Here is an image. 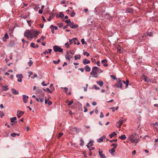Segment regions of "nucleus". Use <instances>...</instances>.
Listing matches in <instances>:
<instances>
[{
    "label": "nucleus",
    "instance_id": "26",
    "mask_svg": "<svg viewBox=\"0 0 158 158\" xmlns=\"http://www.w3.org/2000/svg\"><path fill=\"white\" fill-rule=\"evenodd\" d=\"M11 91L13 94L15 95L17 94H19V92L14 89L13 88L11 89Z\"/></svg>",
    "mask_w": 158,
    "mask_h": 158
},
{
    "label": "nucleus",
    "instance_id": "44",
    "mask_svg": "<svg viewBox=\"0 0 158 158\" xmlns=\"http://www.w3.org/2000/svg\"><path fill=\"white\" fill-rule=\"evenodd\" d=\"M4 114L3 111H0V116L1 118H2L4 116Z\"/></svg>",
    "mask_w": 158,
    "mask_h": 158
},
{
    "label": "nucleus",
    "instance_id": "61",
    "mask_svg": "<svg viewBox=\"0 0 158 158\" xmlns=\"http://www.w3.org/2000/svg\"><path fill=\"white\" fill-rule=\"evenodd\" d=\"M118 82H122V80L120 78H118L117 79Z\"/></svg>",
    "mask_w": 158,
    "mask_h": 158
},
{
    "label": "nucleus",
    "instance_id": "7",
    "mask_svg": "<svg viewBox=\"0 0 158 158\" xmlns=\"http://www.w3.org/2000/svg\"><path fill=\"white\" fill-rule=\"evenodd\" d=\"M28 98V96H27L26 95L24 94L23 95V99L25 103H26L27 102Z\"/></svg>",
    "mask_w": 158,
    "mask_h": 158
},
{
    "label": "nucleus",
    "instance_id": "59",
    "mask_svg": "<svg viewBox=\"0 0 158 158\" xmlns=\"http://www.w3.org/2000/svg\"><path fill=\"white\" fill-rule=\"evenodd\" d=\"M100 117L101 118H102L104 117V115L102 112H101L100 113Z\"/></svg>",
    "mask_w": 158,
    "mask_h": 158
},
{
    "label": "nucleus",
    "instance_id": "55",
    "mask_svg": "<svg viewBox=\"0 0 158 158\" xmlns=\"http://www.w3.org/2000/svg\"><path fill=\"white\" fill-rule=\"evenodd\" d=\"M49 83H48V84H46L44 83V81H43L41 83V85L43 86H46Z\"/></svg>",
    "mask_w": 158,
    "mask_h": 158
},
{
    "label": "nucleus",
    "instance_id": "2",
    "mask_svg": "<svg viewBox=\"0 0 158 158\" xmlns=\"http://www.w3.org/2000/svg\"><path fill=\"white\" fill-rule=\"evenodd\" d=\"M102 71L97 66L93 67L92 68V71L90 73L91 75L92 76V77H97L98 76L97 75L98 73H102Z\"/></svg>",
    "mask_w": 158,
    "mask_h": 158
},
{
    "label": "nucleus",
    "instance_id": "6",
    "mask_svg": "<svg viewBox=\"0 0 158 158\" xmlns=\"http://www.w3.org/2000/svg\"><path fill=\"white\" fill-rule=\"evenodd\" d=\"M24 113V112L21 110H18L17 111V116L18 118H20Z\"/></svg>",
    "mask_w": 158,
    "mask_h": 158
},
{
    "label": "nucleus",
    "instance_id": "13",
    "mask_svg": "<svg viewBox=\"0 0 158 158\" xmlns=\"http://www.w3.org/2000/svg\"><path fill=\"white\" fill-rule=\"evenodd\" d=\"M94 141L92 140L90 141L89 143L86 145V146L88 148H89L90 147L92 146L93 144Z\"/></svg>",
    "mask_w": 158,
    "mask_h": 158
},
{
    "label": "nucleus",
    "instance_id": "53",
    "mask_svg": "<svg viewBox=\"0 0 158 158\" xmlns=\"http://www.w3.org/2000/svg\"><path fill=\"white\" fill-rule=\"evenodd\" d=\"M73 100H72L68 104V106H70L73 103Z\"/></svg>",
    "mask_w": 158,
    "mask_h": 158
},
{
    "label": "nucleus",
    "instance_id": "57",
    "mask_svg": "<svg viewBox=\"0 0 158 158\" xmlns=\"http://www.w3.org/2000/svg\"><path fill=\"white\" fill-rule=\"evenodd\" d=\"M75 13L73 11L71 14V16L72 17H73L75 15Z\"/></svg>",
    "mask_w": 158,
    "mask_h": 158
},
{
    "label": "nucleus",
    "instance_id": "25",
    "mask_svg": "<svg viewBox=\"0 0 158 158\" xmlns=\"http://www.w3.org/2000/svg\"><path fill=\"white\" fill-rule=\"evenodd\" d=\"M47 98H46L45 100V104H47L49 106L51 105L52 104V102L51 101L47 102Z\"/></svg>",
    "mask_w": 158,
    "mask_h": 158
},
{
    "label": "nucleus",
    "instance_id": "22",
    "mask_svg": "<svg viewBox=\"0 0 158 158\" xmlns=\"http://www.w3.org/2000/svg\"><path fill=\"white\" fill-rule=\"evenodd\" d=\"M153 33L152 32H148L147 33H145L144 35H143V37H144V36H152Z\"/></svg>",
    "mask_w": 158,
    "mask_h": 158
},
{
    "label": "nucleus",
    "instance_id": "24",
    "mask_svg": "<svg viewBox=\"0 0 158 158\" xmlns=\"http://www.w3.org/2000/svg\"><path fill=\"white\" fill-rule=\"evenodd\" d=\"M117 135V134L115 131H113L111 134H110L109 136L110 138H112L114 136H115Z\"/></svg>",
    "mask_w": 158,
    "mask_h": 158
},
{
    "label": "nucleus",
    "instance_id": "36",
    "mask_svg": "<svg viewBox=\"0 0 158 158\" xmlns=\"http://www.w3.org/2000/svg\"><path fill=\"white\" fill-rule=\"evenodd\" d=\"M60 61V60L59 59L57 61L54 60L53 61V62L55 64H58Z\"/></svg>",
    "mask_w": 158,
    "mask_h": 158
},
{
    "label": "nucleus",
    "instance_id": "56",
    "mask_svg": "<svg viewBox=\"0 0 158 158\" xmlns=\"http://www.w3.org/2000/svg\"><path fill=\"white\" fill-rule=\"evenodd\" d=\"M70 22H71V21L70 19L66 20L65 21V22L66 23H70Z\"/></svg>",
    "mask_w": 158,
    "mask_h": 158
},
{
    "label": "nucleus",
    "instance_id": "63",
    "mask_svg": "<svg viewBox=\"0 0 158 158\" xmlns=\"http://www.w3.org/2000/svg\"><path fill=\"white\" fill-rule=\"evenodd\" d=\"M73 129H74L76 132H77L78 133L79 132V131L77 130V129L76 127H74L73 128Z\"/></svg>",
    "mask_w": 158,
    "mask_h": 158
},
{
    "label": "nucleus",
    "instance_id": "33",
    "mask_svg": "<svg viewBox=\"0 0 158 158\" xmlns=\"http://www.w3.org/2000/svg\"><path fill=\"white\" fill-rule=\"evenodd\" d=\"M70 27L72 28H76L78 27V25L76 24H73V25H71Z\"/></svg>",
    "mask_w": 158,
    "mask_h": 158
},
{
    "label": "nucleus",
    "instance_id": "29",
    "mask_svg": "<svg viewBox=\"0 0 158 158\" xmlns=\"http://www.w3.org/2000/svg\"><path fill=\"white\" fill-rule=\"evenodd\" d=\"M118 138L122 140H124L126 139L127 137L125 135H121V136H119Z\"/></svg>",
    "mask_w": 158,
    "mask_h": 158
},
{
    "label": "nucleus",
    "instance_id": "15",
    "mask_svg": "<svg viewBox=\"0 0 158 158\" xmlns=\"http://www.w3.org/2000/svg\"><path fill=\"white\" fill-rule=\"evenodd\" d=\"M115 149H114V148H112L111 149L109 150V152L111 154L112 156H114V152H115Z\"/></svg>",
    "mask_w": 158,
    "mask_h": 158
},
{
    "label": "nucleus",
    "instance_id": "4",
    "mask_svg": "<svg viewBox=\"0 0 158 158\" xmlns=\"http://www.w3.org/2000/svg\"><path fill=\"white\" fill-rule=\"evenodd\" d=\"M53 49L55 52H62L63 51V49L61 48L60 47L57 45L54 46L53 47Z\"/></svg>",
    "mask_w": 158,
    "mask_h": 158
},
{
    "label": "nucleus",
    "instance_id": "35",
    "mask_svg": "<svg viewBox=\"0 0 158 158\" xmlns=\"http://www.w3.org/2000/svg\"><path fill=\"white\" fill-rule=\"evenodd\" d=\"M118 146V145L116 143H113L111 145V146H113L112 148H114V149H115Z\"/></svg>",
    "mask_w": 158,
    "mask_h": 158
},
{
    "label": "nucleus",
    "instance_id": "30",
    "mask_svg": "<svg viewBox=\"0 0 158 158\" xmlns=\"http://www.w3.org/2000/svg\"><path fill=\"white\" fill-rule=\"evenodd\" d=\"M15 44V42L14 40H11L9 43V46H13Z\"/></svg>",
    "mask_w": 158,
    "mask_h": 158
},
{
    "label": "nucleus",
    "instance_id": "11",
    "mask_svg": "<svg viewBox=\"0 0 158 158\" xmlns=\"http://www.w3.org/2000/svg\"><path fill=\"white\" fill-rule=\"evenodd\" d=\"M106 138V136L105 135H103L100 138L98 139L97 142L99 143H101L103 141V139Z\"/></svg>",
    "mask_w": 158,
    "mask_h": 158
},
{
    "label": "nucleus",
    "instance_id": "43",
    "mask_svg": "<svg viewBox=\"0 0 158 158\" xmlns=\"http://www.w3.org/2000/svg\"><path fill=\"white\" fill-rule=\"evenodd\" d=\"M93 88L96 89V90H99L100 89V88L97 86L96 85H94L93 86Z\"/></svg>",
    "mask_w": 158,
    "mask_h": 158
},
{
    "label": "nucleus",
    "instance_id": "58",
    "mask_svg": "<svg viewBox=\"0 0 158 158\" xmlns=\"http://www.w3.org/2000/svg\"><path fill=\"white\" fill-rule=\"evenodd\" d=\"M10 135L12 136V137H15L16 135V134L15 133H13L12 134H10Z\"/></svg>",
    "mask_w": 158,
    "mask_h": 158
},
{
    "label": "nucleus",
    "instance_id": "21",
    "mask_svg": "<svg viewBox=\"0 0 158 158\" xmlns=\"http://www.w3.org/2000/svg\"><path fill=\"white\" fill-rule=\"evenodd\" d=\"M99 154L100 156V157L101 158H105V156L102 153V151H99Z\"/></svg>",
    "mask_w": 158,
    "mask_h": 158
},
{
    "label": "nucleus",
    "instance_id": "49",
    "mask_svg": "<svg viewBox=\"0 0 158 158\" xmlns=\"http://www.w3.org/2000/svg\"><path fill=\"white\" fill-rule=\"evenodd\" d=\"M64 133H59L58 134V135L57 136V137H58V138H60L61 136L63 135Z\"/></svg>",
    "mask_w": 158,
    "mask_h": 158
},
{
    "label": "nucleus",
    "instance_id": "46",
    "mask_svg": "<svg viewBox=\"0 0 158 158\" xmlns=\"http://www.w3.org/2000/svg\"><path fill=\"white\" fill-rule=\"evenodd\" d=\"M46 92H47L48 93H50V94L52 93V91H51L48 88H47L46 89Z\"/></svg>",
    "mask_w": 158,
    "mask_h": 158
},
{
    "label": "nucleus",
    "instance_id": "10",
    "mask_svg": "<svg viewBox=\"0 0 158 158\" xmlns=\"http://www.w3.org/2000/svg\"><path fill=\"white\" fill-rule=\"evenodd\" d=\"M83 63L85 64L86 65L89 64L90 62V60H88L87 59H84L83 60Z\"/></svg>",
    "mask_w": 158,
    "mask_h": 158
},
{
    "label": "nucleus",
    "instance_id": "27",
    "mask_svg": "<svg viewBox=\"0 0 158 158\" xmlns=\"http://www.w3.org/2000/svg\"><path fill=\"white\" fill-rule=\"evenodd\" d=\"M123 82L126 85V88H127L128 87L129 83V81L128 80H127L126 81H123Z\"/></svg>",
    "mask_w": 158,
    "mask_h": 158
},
{
    "label": "nucleus",
    "instance_id": "1",
    "mask_svg": "<svg viewBox=\"0 0 158 158\" xmlns=\"http://www.w3.org/2000/svg\"><path fill=\"white\" fill-rule=\"evenodd\" d=\"M40 31H38L35 30L34 29L30 30H27L24 33V35L28 39H36Z\"/></svg>",
    "mask_w": 158,
    "mask_h": 158
},
{
    "label": "nucleus",
    "instance_id": "41",
    "mask_svg": "<svg viewBox=\"0 0 158 158\" xmlns=\"http://www.w3.org/2000/svg\"><path fill=\"white\" fill-rule=\"evenodd\" d=\"M9 39V36H8V35L6 33L5 34V35H4V36L3 37V39L4 40V39Z\"/></svg>",
    "mask_w": 158,
    "mask_h": 158
},
{
    "label": "nucleus",
    "instance_id": "23",
    "mask_svg": "<svg viewBox=\"0 0 158 158\" xmlns=\"http://www.w3.org/2000/svg\"><path fill=\"white\" fill-rule=\"evenodd\" d=\"M130 141H131L132 143H138L139 142V139H132L131 140H129Z\"/></svg>",
    "mask_w": 158,
    "mask_h": 158
},
{
    "label": "nucleus",
    "instance_id": "31",
    "mask_svg": "<svg viewBox=\"0 0 158 158\" xmlns=\"http://www.w3.org/2000/svg\"><path fill=\"white\" fill-rule=\"evenodd\" d=\"M16 119L17 118L15 117L11 118L10 119V122L11 123H13L16 120Z\"/></svg>",
    "mask_w": 158,
    "mask_h": 158
},
{
    "label": "nucleus",
    "instance_id": "40",
    "mask_svg": "<svg viewBox=\"0 0 158 158\" xmlns=\"http://www.w3.org/2000/svg\"><path fill=\"white\" fill-rule=\"evenodd\" d=\"M33 64V62L31 60H30L29 62L28 63V64L29 66H31Z\"/></svg>",
    "mask_w": 158,
    "mask_h": 158
},
{
    "label": "nucleus",
    "instance_id": "45",
    "mask_svg": "<svg viewBox=\"0 0 158 158\" xmlns=\"http://www.w3.org/2000/svg\"><path fill=\"white\" fill-rule=\"evenodd\" d=\"M84 143V141L82 139H80V144L81 146H83V145Z\"/></svg>",
    "mask_w": 158,
    "mask_h": 158
},
{
    "label": "nucleus",
    "instance_id": "48",
    "mask_svg": "<svg viewBox=\"0 0 158 158\" xmlns=\"http://www.w3.org/2000/svg\"><path fill=\"white\" fill-rule=\"evenodd\" d=\"M110 77H111L114 80H116L117 79L116 77L114 75H110Z\"/></svg>",
    "mask_w": 158,
    "mask_h": 158
},
{
    "label": "nucleus",
    "instance_id": "42",
    "mask_svg": "<svg viewBox=\"0 0 158 158\" xmlns=\"http://www.w3.org/2000/svg\"><path fill=\"white\" fill-rule=\"evenodd\" d=\"M83 54L84 55H86L87 57L89 56L90 55L89 54L88 52H84L83 53Z\"/></svg>",
    "mask_w": 158,
    "mask_h": 158
},
{
    "label": "nucleus",
    "instance_id": "20",
    "mask_svg": "<svg viewBox=\"0 0 158 158\" xmlns=\"http://www.w3.org/2000/svg\"><path fill=\"white\" fill-rule=\"evenodd\" d=\"M48 50L49 51H48L47 50H45L44 52H43V53L45 55L48 53H49L50 54H51V52L52 51V49H48Z\"/></svg>",
    "mask_w": 158,
    "mask_h": 158
},
{
    "label": "nucleus",
    "instance_id": "16",
    "mask_svg": "<svg viewBox=\"0 0 158 158\" xmlns=\"http://www.w3.org/2000/svg\"><path fill=\"white\" fill-rule=\"evenodd\" d=\"M31 46L33 48H36L39 47V45L37 44L35 45L34 43L32 42L31 44Z\"/></svg>",
    "mask_w": 158,
    "mask_h": 158
},
{
    "label": "nucleus",
    "instance_id": "14",
    "mask_svg": "<svg viewBox=\"0 0 158 158\" xmlns=\"http://www.w3.org/2000/svg\"><path fill=\"white\" fill-rule=\"evenodd\" d=\"M54 17V15L53 13H51L50 14V16L49 18L47 19V20L50 21L51 19H52Z\"/></svg>",
    "mask_w": 158,
    "mask_h": 158
},
{
    "label": "nucleus",
    "instance_id": "54",
    "mask_svg": "<svg viewBox=\"0 0 158 158\" xmlns=\"http://www.w3.org/2000/svg\"><path fill=\"white\" fill-rule=\"evenodd\" d=\"M57 26L60 28L61 27L63 26V25L61 23H57Z\"/></svg>",
    "mask_w": 158,
    "mask_h": 158
},
{
    "label": "nucleus",
    "instance_id": "28",
    "mask_svg": "<svg viewBox=\"0 0 158 158\" xmlns=\"http://www.w3.org/2000/svg\"><path fill=\"white\" fill-rule=\"evenodd\" d=\"M85 71L87 72H90V68L88 65H86L85 67Z\"/></svg>",
    "mask_w": 158,
    "mask_h": 158
},
{
    "label": "nucleus",
    "instance_id": "64",
    "mask_svg": "<svg viewBox=\"0 0 158 158\" xmlns=\"http://www.w3.org/2000/svg\"><path fill=\"white\" fill-rule=\"evenodd\" d=\"M92 104L93 106H96L97 105L96 102L95 101L93 102L92 103Z\"/></svg>",
    "mask_w": 158,
    "mask_h": 158
},
{
    "label": "nucleus",
    "instance_id": "51",
    "mask_svg": "<svg viewBox=\"0 0 158 158\" xmlns=\"http://www.w3.org/2000/svg\"><path fill=\"white\" fill-rule=\"evenodd\" d=\"M63 88L64 89V91L66 93H67V91L68 90V88H67V87H64V88Z\"/></svg>",
    "mask_w": 158,
    "mask_h": 158
},
{
    "label": "nucleus",
    "instance_id": "19",
    "mask_svg": "<svg viewBox=\"0 0 158 158\" xmlns=\"http://www.w3.org/2000/svg\"><path fill=\"white\" fill-rule=\"evenodd\" d=\"M96 83L97 84L101 87L103 85V82L102 81H97Z\"/></svg>",
    "mask_w": 158,
    "mask_h": 158
},
{
    "label": "nucleus",
    "instance_id": "8",
    "mask_svg": "<svg viewBox=\"0 0 158 158\" xmlns=\"http://www.w3.org/2000/svg\"><path fill=\"white\" fill-rule=\"evenodd\" d=\"M114 86H116L118 88H119L120 89H122L123 87V84L122 82H117V84H115L114 85Z\"/></svg>",
    "mask_w": 158,
    "mask_h": 158
},
{
    "label": "nucleus",
    "instance_id": "12",
    "mask_svg": "<svg viewBox=\"0 0 158 158\" xmlns=\"http://www.w3.org/2000/svg\"><path fill=\"white\" fill-rule=\"evenodd\" d=\"M107 60L106 59L102 60L101 61L102 63L104 64L103 66L105 67H107L108 66V64H107Z\"/></svg>",
    "mask_w": 158,
    "mask_h": 158
},
{
    "label": "nucleus",
    "instance_id": "39",
    "mask_svg": "<svg viewBox=\"0 0 158 158\" xmlns=\"http://www.w3.org/2000/svg\"><path fill=\"white\" fill-rule=\"evenodd\" d=\"M50 27L51 29H52L53 28H54V29L55 30H57L58 29V27H57L54 26L53 25H51L50 26Z\"/></svg>",
    "mask_w": 158,
    "mask_h": 158
},
{
    "label": "nucleus",
    "instance_id": "17",
    "mask_svg": "<svg viewBox=\"0 0 158 158\" xmlns=\"http://www.w3.org/2000/svg\"><path fill=\"white\" fill-rule=\"evenodd\" d=\"M126 11L127 13H132L133 11V10L131 8H127V9Z\"/></svg>",
    "mask_w": 158,
    "mask_h": 158
},
{
    "label": "nucleus",
    "instance_id": "38",
    "mask_svg": "<svg viewBox=\"0 0 158 158\" xmlns=\"http://www.w3.org/2000/svg\"><path fill=\"white\" fill-rule=\"evenodd\" d=\"M64 15L62 12H60L59 13V17L61 18H62L64 17Z\"/></svg>",
    "mask_w": 158,
    "mask_h": 158
},
{
    "label": "nucleus",
    "instance_id": "60",
    "mask_svg": "<svg viewBox=\"0 0 158 158\" xmlns=\"http://www.w3.org/2000/svg\"><path fill=\"white\" fill-rule=\"evenodd\" d=\"M81 42L82 44H86V42L85 40H81Z\"/></svg>",
    "mask_w": 158,
    "mask_h": 158
},
{
    "label": "nucleus",
    "instance_id": "50",
    "mask_svg": "<svg viewBox=\"0 0 158 158\" xmlns=\"http://www.w3.org/2000/svg\"><path fill=\"white\" fill-rule=\"evenodd\" d=\"M117 141V139H113V140H109V141L110 143H113V142H116Z\"/></svg>",
    "mask_w": 158,
    "mask_h": 158
},
{
    "label": "nucleus",
    "instance_id": "32",
    "mask_svg": "<svg viewBox=\"0 0 158 158\" xmlns=\"http://www.w3.org/2000/svg\"><path fill=\"white\" fill-rule=\"evenodd\" d=\"M74 58L75 60H77L78 59H81V56L80 55H76L74 56Z\"/></svg>",
    "mask_w": 158,
    "mask_h": 158
},
{
    "label": "nucleus",
    "instance_id": "18",
    "mask_svg": "<svg viewBox=\"0 0 158 158\" xmlns=\"http://www.w3.org/2000/svg\"><path fill=\"white\" fill-rule=\"evenodd\" d=\"M136 135H137V134L136 133H134L133 134H131L130 136H129V137L128 138V139L129 140H131L132 139H133L134 137L135 136H136Z\"/></svg>",
    "mask_w": 158,
    "mask_h": 158
},
{
    "label": "nucleus",
    "instance_id": "47",
    "mask_svg": "<svg viewBox=\"0 0 158 158\" xmlns=\"http://www.w3.org/2000/svg\"><path fill=\"white\" fill-rule=\"evenodd\" d=\"M65 46L67 48H68L70 47V44L68 42H67L65 44Z\"/></svg>",
    "mask_w": 158,
    "mask_h": 158
},
{
    "label": "nucleus",
    "instance_id": "37",
    "mask_svg": "<svg viewBox=\"0 0 158 158\" xmlns=\"http://www.w3.org/2000/svg\"><path fill=\"white\" fill-rule=\"evenodd\" d=\"M16 77L18 78H20V77L21 78H23V76L22 74H17Z\"/></svg>",
    "mask_w": 158,
    "mask_h": 158
},
{
    "label": "nucleus",
    "instance_id": "62",
    "mask_svg": "<svg viewBox=\"0 0 158 158\" xmlns=\"http://www.w3.org/2000/svg\"><path fill=\"white\" fill-rule=\"evenodd\" d=\"M153 125L154 126H158V122H156L155 123H153Z\"/></svg>",
    "mask_w": 158,
    "mask_h": 158
},
{
    "label": "nucleus",
    "instance_id": "52",
    "mask_svg": "<svg viewBox=\"0 0 158 158\" xmlns=\"http://www.w3.org/2000/svg\"><path fill=\"white\" fill-rule=\"evenodd\" d=\"M37 77V75L35 73V74H34V75H33V76H31V78H32V79H34V78H35V77Z\"/></svg>",
    "mask_w": 158,
    "mask_h": 158
},
{
    "label": "nucleus",
    "instance_id": "9",
    "mask_svg": "<svg viewBox=\"0 0 158 158\" xmlns=\"http://www.w3.org/2000/svg\"><path fill=\"white\" fill-rule=\"evenodd\" d=\"M65 57L66 59L68 60L69 61H70L71 58H72V56H70L68 52H67L66 54L65 55Z\"/></svg>",
    "mask_w": 158,
    "mask_h": 158
},
{
    "label": "nucleus",
    "instance_id": "34",
    "mask_svg": "<svg viewBox=\"0 0 158 158\" xmlns=\"http://www.w3.org/2000/svg\"><path fill=\"white\" fill-rule=\"evenodd\" d=\"M8 89V85L4 86L2 88V90H3L6 91Z\"/></svg>",
    "mask_w": 158,
    "mask_h": 158
},
{
    "label": "nucleus",
    "instance_id": "3",
    "mask_svg": "<svg viewBox=\"0 0 158 158\" xmlns=\"http://www.w3.org/2000/svg\"><path fill=\"white\" fill-rule=\"evenodd\" d=\"M126 120L123 117H121L120 118L119 121L117 122L116 124V127L118 128H120L122 124L125 122Z\"/></svg>",
    "mask_w": 158,
    "mask_h": 158
},
{
    "label": "nucleus",
    "instance_id": "5",
    "mask_svg": "<svg viewBox=\"0 0 158 158\" xmlns=\"http://www.w3.org/2000/svg\"><path fill=\"white\" fill-rule=\"evenodd\" d=\"M142 78L145 82H151L150 78L145 75H143L142 77Z\"/></svg>",
    "mask_w": 158,
    "mask_h": 158
}]
</instances>
